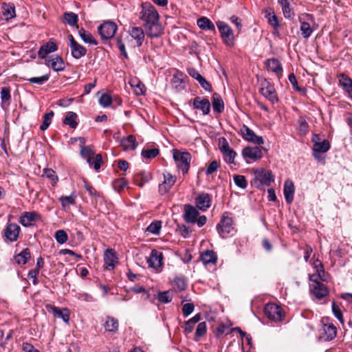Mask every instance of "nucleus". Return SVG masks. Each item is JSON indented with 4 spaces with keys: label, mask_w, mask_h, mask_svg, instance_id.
Here are the masks:
<instances>
[{
    "label": "nucleus",
    "mask_w": 352,
    "mask_h": 352,
    "mask_svg": "<svg viewBox=\"0 0 352 352\" xmlns=\"http://www.w3.org/2000/svg\"><path fill=\"white\" fill-rule=\"evenodd\" d=\"M197 25L204 30H214V25L207 17L203 16L197 20Z\"/></svg>",
    "instance_id": "f704fd0d"
},
{
    "label": "nucleus",
    "mask_w": 352,
    "mask_h": 352,
    "mask_svg": "<svg viewBox=\"0 0 352 352\" xmlns=\"http://www.w3.org/2000/svg\"><path fill=\"white\" fill-rule=\"evenodd\" d=\"M217 26L221 34V38L223 43L229 47H231L234 43V37L233 31L230 27L223 21H217Z\"/></svg>",
    "instance_id": "7ed1b4c3"
},
{
    "label": "nucleus",
    "mask_w": 352,
    "mask_h": 352,
    "mask_svg": "<svg viewBox=\"0 0 352 352\" xmlns=\"http://www.w3.org/2000/svg\"><path fill=\"white\" fill-rule=\"evenodd\" d=\"M45 65L56 72L63 71L65 67L63 58L58 55L48 56L45 60Z\"/></svg>",
    "instance_id": "ddd939ff"
},
{
    "label": "nucleus",
    "mask_w": 352,
    "mask_h": 352,
    "mask_svg": "<svg viewBox=\"0 0 352 352\" xmlns=\"http://www.w3.org/2000/svg\"><path fill=\"white\" fill-rule=\"evenodd\" d=\"M267 19V23H269V25H270L272 27H273V28L274 30H277L278 28H279V23H278V18L276 16V14H273L270 17H268Z\"/></svg>",
    "instance_id": "338daca9"
},
{
    "label": "nucleus",
    "mask_w": 352,
    "mask_h": 352,
    "mask_svg": "<svg viewBox=\"0 0 352 352\" xmlns=\"http://www.w3.org/2000/svg\"><path fill=\"white\" fill-rule=\"evenodd\" d=\"M255 174L256 179L264 185L270 186L274 181V177L272 173L264 169L256 170Z\"/></svg>",
    "instance_id": "b1692460"
},
{
    "label": "nucleus",
    "mask_w": 352,
    "mask_h": 352,
    "mask_svg": "<svg viewBox=\"0 0 352 352\" xmlns=\"http://www.w3.org/2000/svg\"><path fill=\"white\" fill-rule=\"evenodd\" d=\"M118 321L117 319L112 317H107L104 327L105 330L109 332L116 333L118 329Z\"/></svg>",
    "instance_id": "72a5a7b5"
},
{
    "label": "nucleus",
    "mask_w": 352,
    "mask_h": 352,
    "mask_svg": "<svg viewBox=\"0 0 352 352\" xmlns=\"http://www.w3.org/2000/svg\"><path fill=\"white\" fill-rule=\"evenodd\" d=\"M111 97L107 94H103L99 99V103L103 107H107L111 104Z\"/></svg>",
    "instance_id": "bf43d9fd"
},
{
    "label": "nucleus",
    "mask_w": 352,
    "mask_h": 352,
    "mask_svg": "<svg viewBox=\"0 0 352 352\" xmlns=\"http://www.w3.org/2000/svg\"><path fill=\"white\" fill-rule=\"evenodd\" d=\"M64 18L67 23L71 26H74L77 24L78 21V15L74 12H65Z\"/></svg>",
    "instance_id": "de8ad7c7"
},
{
    "label": "nucleus",
    "mask_w": 352,
    "mask_h": 352,
    "mask_svg": "<svg viewBox=\"0 0 352 352\" xmlns=\"http://www.w3.org/2000/svg\"><path fill=\"white\" fill-rule=\"evenodd\" d=\"M102 163V155L100 154L92 157V164L95 170L100 169Z\"/></svg>",
    "instance_id": "0e129e2a"
},
{
    "label": "nucleus",
    "mask_w": 352,
    "mask_h": 352,
    "mask_svg": "<svg viewBox=\"0 0 352 352\" xmlns=\"http://www.w3.org/2000/svg\"><path fill=\"white\" fill-rule=\"evenodd\" d=\"M76 195L74 192H72L69 196H62L59 198V201L61 202L62 207L65 208L69 205H74L75 204Z\"/></svg>",
    "instance_id": "c03bdc74"
},
{
    "label": "nucleus",
    "mask_w": 352,
    "mask_h": 352,
    "mask_svg": "<svg viewBox=\"0 0 352 352\" xmlns=\"http://www.w3.org/2000/svg\"><path fill=\"white\" fill-rule=\"evenodd\" d=\"M314 267L316 269L317 273L310 275L309 280L314 282V284H316V283H320V279L322 280H324L323 278L324 271L322 263L318 259H316V261L314 262Z\"/></svg>",
    "instance_id": "a878e982"
},
{
    "label": "nucleus",
    "mask_w": 352,
    "mask_h": 352,
    "mask_svg": "<svg viewBox=\"0 0 352 352\" xmlns=\"http://www.w3.org/2000/svg\"><path fill=\"white\" fill-rule=\"evenodd\" d=\"M173 285L175 289L182 291L186 287V280L182 277H176L173 280Z\"/></svg>",
    "instance_id": "8fccbe9b"
},
{
    "label": "nucleus",
    "mask_w": 352,
    "mask_h": 352,
    "mask_svg": "<svg viewBox=\"0 0 352 352\" xmlns=\"http://www.w3.org/2000/svg\"><path fill=\"white\" fill-rule=\"evenodd\" d=\"M261 94L272 104L278 102V97L273 85L265 80L261 83Z\"/></svg>",
    "instance_id": "423d86ee"
},
{
    "label": "nucleus",
    "mask_w": 352,
    "mask_h": 352,
    "mask_svg": "<svg viewBox=\"0 0 352 352\" xmlns=\"http://www.w3.org/2000/svg\"><path fill=\"white\" fill-rule=\"evenodd\" d=\"M30 258V252L28 248H25L15 256L16 262L18 264H25Z\"/></svg>",
    "instance_id": "58836bf2"
},
{
    "label": "nucleus",
    "mask_w": 352,
    "mask_h": 352,
    "mask_svg": "<svg viewBox=\"0 0 352 352\" xmlns=\"http://www.w3.org/2000/svg\"><path fill=\"white\" fill-rule=\"evenodd\" d=\"M55 239L56 241L60 244L65 243L68 239L66 232L63 230H58L55 233Z\"/></svg>",
    "instance_id": "864d4df0"
},
{
    "label": "nucleus",
    "mask_w": 352,
    "mask_h": 352,
    "mask_svg": "<svg viewBox=\"0 0 352 352\" xmlns=\"http://www.w3.org/2000/svg\"><path fill=\"white\" fill-rule=\"evenodd\" d=\"M234 184L241 188H245L248 186V183L245 176L243 175H236L234 177Z\"/></svg>",
    "instance_id": "6e6d98bb"
},
{
    "label": "nucleus",
    "mask_w": 352,
    "mask_h": 352,
    "mask_svg": "<svg viewBox=\"0 0 352 352\" xmlns=\"http://www.w3.org/2000/svg\"><path fill=\"white\" fill-rule=\"evenodd\" d=\"M117 262L118 258L115 251L112 249H107L104 253V263L105 268L109 270H113Z\"/></svg>",
    "instance_id": "dca6fc26"
},
{
    "label": "nucleus",
    "mask_w": 352,
    "mask_h": 352,
    "mask_svg": "<svg viewBox=\"0 0 352 352\" xmlns=\"http://www.w3.org/2000/svg\"><path fill=\"white\" fill-rule=\"evenodd\" d=\"M330 148L329 141L324 140L322 142L314 144L312 151L321 153H326Z\"/></svg>",
    "instance_id": "79ce46f5"
},
{
    "label": "nucleus",
    "mask_w": 352,
    "mask_h": 352,
    "mask_svg": "<svg viewBox=\"0 0 352 352\" xmlns=\"http://www.w3.org/2000/svg\"><path fill=\"white\" fill-rule=\"evenodd\" d=\"M40 217L39 214L34 212H25L20 217L19 222L25 227L32 224Z\"/></svg>",
    "instance_id": "393cba45"
},
{
    "label": "nucleus",
    "mask_w": 352,
    "mask_h": 352,
    "mask_svg": "<svg viewBox=\"0 0 352 352\" xmlns=\"http://www.w3.org/2000/svg\"><path fill=\"white\" fill-rule=\"evenodd\" d=\"M50 78L49 74H45L40 77H32L28 79V81L31 83H35L38 85H43L47 82Z\"/></svg>",
    "instance_id": "4d7b16f0"
},
{
    "label": "nucleus",
    "mask_w": 352,
    "mask_h": 352,
    "mask_svg": "<svg viewBox=\"0 0 352 352\" xmlns=\"http://www.w3.org/2000/svg\"><path fill=\"white\" fill-rule=\"evenodd\" d=\"M217 230L223 238L226 237L230 234H232L234 228L232 218L223 216L220 222L217 226Z\"/></svg>",
    "instance_id": "0eeeda50"
},
{
    "label": "nucleus",
    "mask_w": 352,
    "mask_h": 352,
    "mask_svg": "<svg viewBox=\"0 0 352 352\" xmlns=\"http://www.w3.org/2000/svg\"><path fill=\"white\" fill-rule=\"evenodd\" d=\"M80 155L87 160L89 164H92V157L94 155V153L90 147L81 146Z\"/></svg>",
    "instance_id": "37998d69"
},
{
    "label": "nucleus",
    "mask_w": 352,
    "mask_h": 352,
    "mask_svg": "<svg viewBox=\"0 0 352 352\" xmlns=\"http://www.w3.org/2000/svg\"><path fill=\"white\" fill-rule=\"evenodd\" d=\"M288 79H289L290 83L292 84V87L295 90H296L298 91H301L302 90L300 87H298L296 78L295 75L293 73L290 74L289 75Z\"/></svg>",
    "instance_id": "774afa93"
},
{
    "label": "nucleus",
    "mask_w": 352,
    "mask_h": 352,
    "mask_svg": "<svg viewBox=\"0 0 352 352\" xmlns=\"http://www.w3.org/2000/svg\"><path fill=\"white\" fill-rule=\"evenodd\" d=\"M242 155L247 163H250L261 159L263 153L258 146H247L242 150Z\"/></svg>",
    "instance_id": "6e6552de"
},
{
    "label": "nucleus",
    "mask_w": 352,
    "mask_h": 352,
    "mask_svg": "<svg viewBox=\"0 0 352 352\" xmlns=\"http://www.w3.org/2000/svg\"><path fill=\"white\" fill-rule=\"evenodd\" d=\"M77 117L78 116L76 113L69 111L67 113L66 116L63 120V123L69 126L72 129H75L78 125V122H76Z\"/></svg>",
    "instance_id": "e433bc0d"
},
{
    "label": "nucleus",
    "mask_w": 352,
    "mask_h": 352,
    "mask_svg": "<svg viewBox=\"0 0 352 352\" xmlns=\"http://www.w3.org/2000/svg\"><path fill=\"white\" fill-rule=\"evenodd\" d=\"M219 166V164L217 161H212L208 165V166L206 170V174L207 175H211L212 173H213L214 172H215L217 170Z\"/></svg>",
    "instance_id": "69168bd1"
},
{
    "label": "nucleus",
    "mask_w": 352,
    "mask_h": 352,
    "mask_svg": "<svg viewBox=\"0 0 352 352\" xmlns=\"http://www.w3.org/2000/svg\"><path fill=\"white\" fill-rule=\"evenodd\" d=\"M20 226L14 223H8L4 230V236L10 241H16L20 233Z\"/></svg>",
    "instance_id": "2eb2a0df"
},
{
    "label": "nucleus",
    "mask_w": 352,
    "mask_h": 352,
    "mask_svg": "<svg viewBox=\"0 0 352 352\" xmlns=\"http://www.w3.org/2000/svg\"><path fill=\"white\" fill-rule=\"evenodd\" d=\"M332 311L334 316L338 318V320L342 323H344V319L342 316V313L339 307L333 302L332 303Z\"/></svg>",
    "instance_id": "052dcab7"
},
{
    "label": "nucleus",
    "mask_w": 352,
    "mask_h": 352,
    "mask_svg": "<svg viewBox=\"0 0 352 352\" xmlns=\"http://www.w3.org/2000/svg\"><path fill=\"white\" fill-rule=\"evenodd\" d=\"M2 14L6 20L14 18L15 16V10L14 5L12 3H3Z\"/></svg>",
    "instance_id": "473e14b6"
},
{
    "label": "nucleus",
    "mask_w": 352,
    "mask_h": 352,
    "mask_svg": "<svg viewBox=\"0 0 352 352\" xmlns=\"http://www.w3.org/2000/svg\"><path fill=\"white\" fill-rule=\"evenodd\" d=\"M130 36L135 40L134 47L142 45L144 40V32L141 28L133 27L129 30Z\"/></svg>",
    "instance_id": "6ab92c4d"
},
{
    "label": "nucleus",
    "mask_w": 352,
    "mask_h": 352,
    "mask_svg": "<svg viewBox=\"0 0 352 352\" xmlns=\"http://www.w3.org/2000/svg\"><path fill=\"white\" fill-rule=\"evenodd\" d=\"M1 100L2 107H7L10 104L11 99L10 89L8 87H3L1 88Z\"/></svg>",
    "instance_id": "c9c22d12"
},
{
    "label": "nucleus",
    "mask_w": 352,
    "mask_h": 352,
    "mask_svg": "<svg viewBox=\"0 0 352 352\" xmlns=\"http://www.w3.org/2000/svg\"><path fill=\"white\" fill-rule=\"evenodd\" d=\"M241 134L243 139L257 145H261L264 143L262 137L257 136L252 129L245 125H243L241 129Z\"/></svg>",
    "instance_id": "9b49d317"
},
{
    "label": "nucleus",
    "mask_w": 352,
    "mask_h": 352,
    "mask_svg": "<svg viewBox=\"0 0 352 352\" xmlns=\"http://www.w3.org/2000/svg\"><path fill=\"white\" fill-rule=\"evenodd\" d=\"M193 106L194 108L201 110L204 115L208 114L210 110V103L207 98L196 97L193 100Z\"/></svg>",
    "instance_id": "a211bd4d"
},
{
    "label": "nucleus",
    "mask_w": 352,
    "mask_h": 352,
    "mask_svg": "<svg viewBox=\"0 0 352 352\" xmlns=\"http://www.w3.org/2000/svg\"><path fill=\"white\" fill-rule=\"evenodd\" d=\"M160 151L157 148H151V149H144L142 151V156L146 159H153L155 157Z\"/></svg>",
    "instance_id": "3c124183"
},
{
    "label": "nucleus",
    "mask_w": 352,
    "mask_h": 352,
    "mask_svg": "<svg viewBox=\"0 0 352 352\" xmlns=\"http://www.w3.org/2000/svg\"><path fill=\"white\" fill-rule=\"evenodd\" d=\"M50 309L56 317L60 318L62 320L67 323L69 320V311L67 309H59L56 307L52 306Z\"/></svg>",
    "instance_id": "c756f323"
},
{
    "label": "nucleus",
    "mask_w": 352,
    "mask_h": 352,
    "mask_svg": "<svg viewBox=\"0 0 352 352\" xmlns=\"http://www.w3.org/2000/svg\"><path fill=\"white\" fill-rule=\"evenodd\" d=\"M198 210L191 205L184 206V219L186 222L195 223L197 217L199 216Z\"/></svg>",
    "instance_id": "5701e85b"
},
{
    "label": "nucleus",
    "mask_w": 352,
    "mask_h": 352,
    "mask_svg": "<svg viewBox=\"0 0 352 352\" xmlns=\"http://www.w3.org/2000/svg\"><path fill=\"white\" fill-rule=\"evenodd\" d=\"M339 83L348 96L352 98V80L347 76L341 74L339 76Z\"/></svg>",
    "instance_id": "cd10ccee"
},
{
    "label": "nucleus",
    "mask_w": 352,
    "mask_h": 352,
    "mask_svg": "<svg viewBox=\"0 0 352 352\" xmlns=\"http://www.w3.org/2000/svg\"><path fill=\"white\" fill-rule=\"evenodd\" d=\"M201 261L205 265L214 264L217 257L215 252L212 250H206L201 254Z\"/></svg>",
    "instance_id": "7c9ffc66"
},
{
    "label": "nucleus",
    "mask_w": 352,
    "mask_h": 352,
    "mask_svg": "<svg viewBox=\"0 0 352 352\" xmlns=\"http://www.w3.org/2000/svg\"><path fill=\"white\" fill-rule=\"evenodd\" d=\"M300 31L302 37L308 38L311 35L313 29L309 23L303 21L300 23Z\"/></svg>",
    "instance_id": "49530a36"
},
{
    "label": "nucleus",
    "mask_w": 352,
    "mask_h": 352,
    "mask_svg": "<svg viewBox=\"0 0 352 352\" xmlns=\"http://www.w3.org/2000/svg\"><path fill=\"white\" fill-rule=\"evenodd\" d=\"M311 293L318 299H322L328 295L329 291L327 287L321 283H316L311 286Z\"/></svg>",
    "instance_id": "412c9836"
},
{
    "label": "nucleus",
    "mask_w": 352,
    "mask_h": 352,
    "mask_svg": "<svg viewBox=\"0 0 352 352\" xmlns=\"http://www.w3.org/2000/svg\"><path fill=\"white\" fill-rule=\"evenodd\" d=\"M78 34L85 43L94 45L98 44V42L95 40L91 34L87 32L83 28H80L78 30Z\"/></svg>",
    "instance_id": "4c0bfd02"
},
{
    "label": "nucleus",
    "mask_w": 352,
    "mask_h": 352,
    "mask_svg": "<svg viewBox=\"0 0 352 352\" xmlns=\"http://www.w3.org/2000/svg\"><path fill=\"white\" fill-rule=\"evenodd\" d=\"M206 333V324L205 322H202L199 323V324L197 327L196 332H195V337L196 340H198L199 337H201Z\"/></svg>",
    "instance_id": "13d9d810"
},
{
    "label": "nucleus",
    "mask_w": 352,
    "mask_h": 352,
    "mask_svg": "<svg viewBox=\"0 0 352 352\" xmlns=\"http://www.w3.org/2000/svg\"><path fill=\"white\" fill-rule=\"evenodd\" d=\"M70 48L73 57L76 59L80 58L87 53L86 48L78 43L71 46Z\"/></svg>",
    "instance_id": "2f4dec72"
},
{
    "label": "nucleus",
    "mask_w": 352,
    "mask_h": 352,
    "mask_svg": "<svg viewBox=\"0 0 352 352\" xmlns=\"http://www.w3.org/2000/svg\"><path fill=\"white\" fill-rule=\"evenodd\" d=\"M116 30L117 25L112 21H105L98 28V33L103 39H109L112 38L115 34Z\"/></svg>",
    "instance_id": "9d476101"
},
{
    "label": "nucleus",
    "mask_w": 352,
    "mask_h": 352,
    "mask_svg": "<svg viewBox=\"0 0 352 352\" xmlns=\"http://www.w3.org/2000/svg\"><path fill=\"white\" fill-rule=\"evenodd\" d=\"M58 46L52 39L42 45L38 51V57L41 59L47 58V55L56 52Z\"/></svg>",
    "instance_id": "f8f14e48"
},
{
    "label": "nucleus",
    "mask_w": 352,
    "mask_h": 352,
    "mask_svg": "<svg viewBox=\"0 0 352 352\" xmlns=\"http://www.w3.org/2000/svg\"><path fill=\"white\" fill-rule=\"evenodd\" d=\"M219 149L223 154L224 160L230 164H235L234 159L236 153L230 146L227 140L222 138L219 140Z\"/></svg>",
    "instance_id": "20e7f679"
},
{
    "label": "nucleus",
    "mask_w": 352,
    "mask_h": 352,
    "mask_svg": "<svg viewBox=\"0 0 352 352\" xmlns=\"http://www.w3.org/2000/svg\"><path fill=\"white\" fill-rule=\"evenodd\" d=\"M267 70L274 72L278 77L282 75L283 69L280 62L276 58H270L265 61Z\"/></svg>",
    "instance_id": "4be33fe9"
},
{
    "label": "nucleus",
    "mask_w": 352,
    "mask_h": 352,
    "mask_svg": "<svg viewBox=\"0 0 352 352\" xmlns=\"http://www.w3.org/2000/svg\"><path fill=\"white\" fill-rule=\"evenodd\" d=\"M211 203V198L208 193H201L195 199L197 207L203 211L206 210L210 206Z\"/></svg>",
    "instance_id": "aec40b11"
},
{
    "label": "nucleus",
    "mask_w": 352,
    "mask_h": 352,
    "mask_svg": "<svg viewBox=\"0 0 352 352\" xmlns=\"http://www.w3.org/2000/svg\"><path fill=\"white\" fill-rule=\"evenodd\" d=\"M54 115V113L52 111L44 115L43 122L40 126V129L41 131H45L48 128V126L51 124Z\"/></svg>",
    "instance_id": "09e8293b"
},
{
    "label": "nucleus",
    "mask_w": 352,
    "mask_h": 352,
    "mask_svg": "<svg viewBox=\"0 0 352 352\" xmlns=\"http://www.w3.org/2000/svg\"><path fill=\"white\" fill-rule=\"evenodd\" d=\"M121 145L124 150H134L136 148L138 143L135 136L130 135L122 140Z\"/></svg>",
    "instance_id": "c85d7f7f"
},
{
    "label": "nucleus",
    "mask_w": 352,
    "mask_h": 352,
    "mask_svg": "<svg viewBox=\"0 0 352 352\" xmlns=\"http://www.w3.org/2000/svg\"><path fill=\"white\" fill-rule=\"evenodd\" d=\"M322 322L323 324L322 328V334L321 338L324 341H331L333 340L337 335V328L336 327L328 322L327 318H323L322 320Z\"/></svg>",
    "instance_id": "1a4fd4ad"
},
{
    "label": "nucleus",
    "mask_w": 352,
    "mask_h": 352,
    "mask_svg": "<svg viewBox=\"0 0 352 352\" xmlns=\"http://www.w3.org/2000/svg\"><path fill=\"white\" fill-rule=\"evenodd\" d=\"M164 181L159 185V192L161 195L166 193L171 187L175 184L176 178L170 173L166 172L164 173Z\"/></svg>",
    "instance_id": "4468645a"
},
{
    "label": "nucleus",
    "mask_w": 352,
    "mask_h": 352,
    "mask_svg": "<svg viewBox=\"0 0 352 352\" xmlns=\"http://www.w3.org/2000/svg\"><path fill=\"white\" fill-rule=\"evenodd\" d=\"M43 176H45L51 179L53 184H55L58 181V177L56 175L55 171L51 168H45L43 170Z\"/></svg>",
    "instance_id": "5fc2aeb1"
},
{
    "label": "nucleus",
    "mask_w": 352,
    "mask_h": 352,
    "mask_svg": "<svg viewBox=\"0 0 352 352\" xmlns=\"http://www.w3.org/2000/svg\"><path fill=\"white\" fill-rule=\"evenodd\" d=\"M264 313L270 320L275 322L282 320L284 316L282 308L274 303L267 304L264 308Z\"/></svg>",
    "instance_id": "39448f33"
},
{
    "label": "nucleus",
    "mask_w": 352,
    "mask_h": 352,
    "mask_svg": "<svg viewBox=\"0 0 352 352\" xmlns=\"http://www.w3.org/2000/svg\"><path fill=\"white\" fill-rule=\"evenodd\" d=\"M194 305L192 303H186L183 305L182 312L185 317H187L194 311Z\"/></svg>",
    "instance_id": "680f3d73"
},
{
    "label": "nucleus",
    "mask_w": 352,
    "mask_h": 352,
    "mask_svg": "<svg viewBox=\"0 0 352 352\" xmlns=\"http://www.w3.org/2000/svg\"><path fill=\"white\" fill-rule=\"evenodd\" d=\"M294 190L295 188L293 182L289 179L286 180L284 184L283 192L287 204H291L293 201Z\"/></svg>",
    "instance_id": "bb28decb"
},
{
    "label": "nucleus",
    "mask_w": 352,
    "mask_h": 352,
    "mask_svg": "<svg viewBox=\"0 0 352 352\" xmlns=\"http://www.w3.org/2000/svg\"><path fill=\"white\" fill-rule=\"evenodd\" d=\"M163 254L156 250L151 251V255L147 259L148 266L155 269L160 267L162 265Z\"/></svg>",
    "instance_id": "f3484780"
},
{
    "label": "nucleus",
    "mask_w": 352,
    "mask_h": 352,
    "mask_svg": "<svg viewBox=\"0 0 352 352\" xmlns=\"http://www.w3.org/2000/svg\"><path fill=\"white\" fill-rule=\"evenodd\" d=\"M212 108L217 113H221L224 109V104L221 98L217 94L212 97Z\"/></svg>",
    "instance_id": "ea45409f"
},
{
    "label": "nucleus",
    "mask_w": 352,
    "mask_h": 352,
    "mask_svg": "<svg viewBox=\"0 0 352 352\" xmlns=\"http://www.w3.org/2000/svg\"><path fill=\"white\" fill-rule=\"evenodd\" d=\"M173 155L177 168L184 173H187L190 164V154L188 152H181L177 149H173Z\"/></svg>",
    "instance_id": "f03ea898"
},
{
    "label": "nucleus",
    "mask_w": 352,
    "mask_h": 352,
    "mask_svg": "<svg viewBox=\"0 0 352 352\" xmlns=\"http://www.w3.org/2000/svg\"><path fill=\"white\" fill-rule=\"evenodd\" d=\"M172 295L170 291L159 292L157 299L160 302L168 303L172 300Z\"/></svg>",
    "instance_id": "603ef678"
},
{
    "label": "nucleus",
    "mask_w": 352,
    "mask_h": 352,
    "mask_svg": "<svg viewBox=\"0 0 352 352\" xmlns=\"http://www.w3.org/2000/svg\"><path fill=\"white\" fill-rule=\"evenodd\" d=\"M283 13L286 19H292L294 16V12L292 10L289 3L282 8Z\"/></svg>",
    "instance_id": "e2e57ef3"
},
{
    "label": "nucleus",
    "mask_w": 352,
    "mask_h": 352,
    "mask_svg": "<svg viewBox=\"0 0 352 352\" xmlns=\"http://www.w3.org/2000/svg\"><path fill=\"white\" fill-rule=\"evenodd\" d=\"M140 18L144 22V25L148 36L158 37L162 34L163 29L159 23V14L151 3L145 2L142 4Z\"/></svg>",
    "instance_id": "f257e3e1"
},
{
    "label": "nucleus",
    "mask_w": 352,
    "mask_h": 352,
    "mask_svg": "<svg viewBox=\"0 0 352 352\" xmlns=\"http://www.w3.org/2000/svg\"><path fill=\"white\" fill-rule=\"evenodd\" d=\"M162 228V221H155L152 222L146 229V232L157 235Z\"/></svg>",
    "instance_id": "a18cd8bd"
},
{
    "label": "nucleus",
    "mask_w": 352,
    "mask_h": 352,
    "mask_svg": "<svg viewBox=\"0 0 352 352\" xmlns=\"http://www.w3.org/2000/svg\"><path fill=\"white\" fill-rule=\"evenodd\" d=\"M201 319V316L199 314H196L194 317L188 320L185 322V329L184 331L186 333H190L194 329V326L196 323H197Z\"/></svg>",
    "instance_id": "a19ab883"
}]
</instances>
